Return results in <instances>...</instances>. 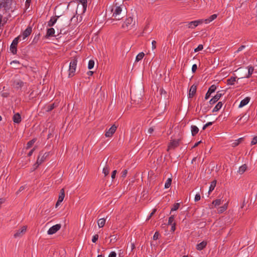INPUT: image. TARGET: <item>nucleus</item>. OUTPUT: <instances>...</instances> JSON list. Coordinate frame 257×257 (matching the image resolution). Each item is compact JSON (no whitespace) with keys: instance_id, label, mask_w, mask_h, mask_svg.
<instances>
[{"instance_id":"1","label":"nucleus","mask_w":257,"mask_h":257,"mask_svg":"<svg viewBox=\"0 0 257 257\" xmlns=\"http://www.w3.org/2000/svg\"><path fill=\"white\" fill-rule=\"evenodd\" d=\"M79 4L77 6L76 13L77 19L80 16L85 13L87 8V0H76Z\"/></svg>"},{"instance_id":"2","label":"nucleus","mask_w":257,"mask_h":257,"mask_svg":"<svg viewBox=\"0 0 257 257\" xmlns=\"http://www.w3.org/2000/svg\"><path fill=\"white\" fill-rule=\"evenodd\" d=\"M13 0H0V12L4 14L6 11L11 8Z\"/></svg>"},{"instance_id":"3","label":"nucleus","mask_w":257,"mask_h":257,"mask_svg":"<svg viewBox=\"0 0 257 257\" xmlns=\"http://www.w3.org/2000/svg\"><path fill=\"white\" fill-rule=\"evenodd\" d=\"M135 25V22L133 20V18L131 17L126 19L125 21L122 25V28L126 31L133 29Z\"/></svg>"},{"instance_id":"4","label":"nucleus","mask_w":257,"mask_h":257,"mask_svg":"<svg viewBox=\"0 0 257 257\" xmlns=\"http://www.w3.org/2000/svg\"><path fill=\"white\" fill-rule=\"evenodd\" d=\"M121 11L122 8L120 6H118L115 5L111 10V12L112 13V17L115 20H120L122 18L121 15Z\"/></svg>"},{"instance_id":"5","label":"nucleus","mask_w":257,"mask_h":257,"mask_svg":"<svg viewBox=\"0 0 257 257\" xmlns=\"http://www.w3.org/2000/svg\"><path fill=\"white\" fill-rule=\"evenodd\" d=\"M77 59L74 58L70 62L69 64V77H72L75 75V72L76 71V66H77Z\"/></svg>"},{"instance_id":"6","label":"nucleus","mask_w":257,"mask_h":257,"mask_svg":"<svg viewBox=\"0 0 257 257\" xmlns=\"http://www.w3.org/2000/svg\"><path fill=\"white\" fill-rule=\"evenodd\" d=\"M41 153H40V154L38 157L36 163L35 164H34V169H36V168H37L38 167V166L45 160L46 157L48 156V153H45L41 157Z\"/></svg>"},{"instance_id":"7","label":"nucleus","mask_w":257,"mask_h":257,"mask_svg":"<svg viewBox=\"0 0 257 257\" xmlns=\"http://www.w3.org/2000/svg\"><path fill=\"white\" fill-rule=\"evenodd\" d=\"M21 36L20 35L17 38H15L11 45L10 50L11 52L14 54H15L17 53V46L18 43V41L21 39Z\"/></svg>"},{"instance_id":"8","label":"nucleus","mask_w":257,"mask_h":257,"mask_svg":"<svg viewBox=\"0 0 257 257\" xmlns=\"http://www.w3.org/2000/svg\"><path fill=\"white\" fill-rule=\"evenodd\" d=\"M202 24V21L196 20L186 23V27L191 29H194L197 27L199 25Z\"/></svg>"},{"instance_id":"9","label":"nucleus","mask_w":257,"mask_h":257,"mask_svg":"<svg viewBox=\"0 0 257 257\" xmlns=\"http://www.w3.org/2000/svg\"><path fill=\"white\" fill-rule=\"evenodd\" d=\"M27 226H23L19 229L16 230L15 233L14 234L15 238L22 237L26 232Z\"/></svg>"},{"instance_id":"10","label":"nucleus","mask_w":257,"mask_h":257,"mask_svg":"<svg viewBox=\"0 0 257 257\" xmlns=\"http://www.w3.org/2000/svg\"><path fill=\"white\" fill-rule=\"evenodd\" d=\"M117 128V126L113 124L108 130H107L105 134V136L106 138H110L114 134Z\"/></svg>"},{"instance_id":"11","label":"nucleus","mask_w":257,"mask_h":257,"mask_svg":"<svg viewBox=\"0 0 257 257\" xmlns=\"http://www.w3.org/2000/svg\"><path fill=\"white\" fill-rule=\"evenodd\" d=\"M65 197V191L64 189H61L60 190L59 197L57 202L56 203L55 207L57 208L60 204V203L63 201Z\"/></svg>"},{"instance_id":"12","label":"nucleus","mask_w":257,"mask_h":257,"mask_svg":"<svg viewBox=\"0 0 257 257\" xmlns=\"http://www.w3.org/2000/svg\"><path fill=\"white\" fill-rule=\"evenodd\" d=\"M61 225L60 224H57L53 225L49 228L48 230V234H53L58 231L61 228Z\"/></svg>"},{"instance_id":"13","label":"nucleus","mask_w":257,"mask_h":257,"mask_svg":"<svg viewBox=\"0 0 257 257\" xmlns=\"http://www.w3.org/2000/svg\"><path fill=\"white\" fill-rule=\"evenodd\" d=\"M179 140H174L172 141L168 146L167 151H169L170 150L174 149L179 146Z\"/></svg>"},{"instance_id":"14","label":"nucleus","mask_w":257,"mask_h":257,"mask_svg":"<svg viewBox=\"0 0 257 257\" xmlns=\"http://www.w3.org/2000/svg\"><path fill=\"white\" fill-rule=\"evenodd\" d=\"M216 86L214 85H211L207 93H206L205 99L206 100L208 99L209 97L210 96V95L212 93L214 92L216 90Z\"/></svg>"},{"instance_id":"15","label":"nucleus","mask_w":257,"mask_h":257,"mask_svg":"<svg viewBox=\"0 0 257 257\" xmlns=\"http://www.w3.org/2000/svg\"><path fill=\"white\" fill-rule=\"evenodd\" d=\"M222 96V94L219 92H217L216 94L209 101L211 104H213L217 102Z\"/></svg>"},{"instance_id":"16","label":"nucleus","mask_w":257,"mask_h":257,"mask_svg":"<svg viewBox=\"0 0 257 257\" xmlns=\"http://www.w3.org/2000/svg\"><path fill=\"white\" fill-rule=\"evenodd\" d=\"M32 33V28L29 27H28L23 32L21 37H23V40H25L27 37H28Z\"/></svg>"},{"instance_id":"17","label":"nucleus","mask_w":257,"mask_h":257,"mask_svg":"<svg viewBox=\"0 0 257 257\" xmlns=\"http://www.w3.org/2000/svg\"><path fill=\"white\" fill-rule=\"evenodd\" d=\"M7 21L8 19L6 17H4L3 13L0 12V30L2 29L4 25L7 23Z\"/></svg>"},{"instance_id":"18","label":"nucleus","mask_w":257,"mask_h":257,"mask_svg":"<svg viewBox=\"0 0 257 257\" xmlns=\"http://www.w3.org/2000/svg\"><path fill=\"white\" fill-rule=\"evenodd\" d=\"M59 16L53 17L51 18L49 21L48 22V26L49 27H52L56 23L58 18Z\"/></svg>"},{"instance_id":"19","label":"nucleus","mask_w":257,"mask_h":257,"mask_svg":"<svg viewBox=\"0 0 257 257\" xmlns=\"http://www.w3.org/2000/svg\"><path fill=\"white\" fill-rule=\"evenodd\" d=\"M55 30L54 28H50L47 29L46 38L54 36Z\"/></svg>"},{"instance_id":"20","label":"nucleus","mask_w":257,"mask_h":257,"mask_svg":"<svg viewBox=\"0 0 257 257\" xmlns=\"http://www.w3.org/2000/svg\"><path fill=\"white\" fill-rule=\"evenodd\" d=\"M249 101H250V97H245L244 99H243V100H242L240 101V103L239 105V107L241 108V107H242L246 105V104H247L248 103Z\"/></svg>"},{"instance_id":"21","label":"nucleus","mask_w":257,"mask_h":257,"mask_svg":"<svg viewBox=\"0 0 257 257\" xmlns=\"http://www.w3.org/2000/svg\"><path fill=\"white\" fill-rule=\"evenodd\" d=\"M196 92V86L195 85H192L189 90V97H192L194 96V95L195 94Z\"/></svg>"},{"instance_id":"22","label":"nucleus","mask_w":257,"mask_h":257,"mask_svg":"<svg viewBox=\"0 0 257 257\" xmlns=\"http://www.w3.org/2000/svg\"><path fill=\"white\" fill-rule=\"evenodd\" d=\"M15 123H19L21 121V116L19 113L15 114L13 117Z\"/></svg>"},{"instance_id":"23","label":"nucleus","mask_w":257,"mask_h":257,"mask_svg":"<svg viewBox=\"0 0 257 257\" xmlns=\"http://www.w3.org/2000/svg\"><path fill=\"white\" fill-rule=\"evenodd\" d=\"M207 245V242L203 241L200 243H198L196 245V249L198 250H201L206 247Z\"/></svg>"},{"instance_id":"24","label":"nucleus","mask_w":257,"mask_h":257,"mask_svg":"<svg viewBox=\"0 0 257 257\" xmlns=\"http://www.w3.org/2000/svg\"><path fill=\"white\" fill-rule=\"evenodd\" d=\"M227 207H228V202H226L223 206L219 207L217 209L218 212L219 213H221L223 212L227 209Z\"/></svg>"},{"instance_id":"25","label":"nucleus","mask_w":257,"mask_h":257,"mask_svg":"<svg viewBox=\"0 0 257 257\" xmlns=\"http://www.w3.org/2000/svg\"><path fill=\"white\" fill-rule=\"evenodd\" d=\"M23 82L21 80H16L14 82V86L16 88H19L23 85Z\"/></svg>"},{"instance_id":"26","label":"nucleus","mask_w":257,"mask_h":257,"mask_svg":"<svg viewBox=\"0 0 257 257\" xmlns=\"http://www.w3.org/2000/svg\"><path fill=\"white\" fill-rule=\"evenodd\" d=\"M236 77H231L230 78H228L227 80V85H232L234 84V82L236 81Z\"/></svg>"},{"instance_id":"27","label":"nucleus","mask_w":257,"mask_h":257,"mask_svg":"<svg viewBox=\"0 0 257 257\" xmlns=\"http://www.w3.org/2000/svg\"><path fill=\"white\" fill-rule=\"evenodd\" d=\"M223 105V103L222 102H219L216 105V106L214 107V108L213 109L212 111L213 112H216L221 109Z\"/></svg>"},{"instance_id":"28","label":"nucleus","mask_w":257,"mask_h":257,"mask_svg":"<svg viewBox=\"0 0 257 257\" xmlns=\"http://www.w3.org/2000/svg\"><path fill=\"white\" fill-rule=\"evenodd\" d=\"M247 168V167L246 165L244 164V165H242L241 166H240L239 168V169L238 171V173H239L240 174H243L246 170Z\"/></svg>"},{"instance_id":"29","label":"nucleus","mask_w":257,"mask_h":257,"mask_svg":"<svg viewBox=\"0 0 257 257\" xmlns=\"http://www.w3.org/2000/svg\"><path fill=\"white\" fill-rule=\"evenodd\" d=\"M105 223V219L103 218L99 219L97 221V224L99 228L103 227Z\"/></svg>"},{"instance_id":"30","label":"nucleus","mask_w":257,"mask_h":257,"mask_svg":"<svg viewBox=\"0 0 257 257\" xmlns=\"http://www.w3.org/2000/svg\"><path fill=\"white\" fill-rule=\"evenodd\" d=\"M223 202V200L221 199H216L215 200L212 202V204L214 205L215 207L216 206H219L220 204H222Z\"/></svg>"},{"instance_id":"31","label":"nucleus","mask_w":257,"mask_h":257,"mask_svg":"<svg viewBox=\"0 0 257 257\" xmlns=\"http://www.w3.org/2000/svg\"><path fill=\"white\" fill-rule=\"evenodd\" d=\"M199 131L198 128L196 125L191 126V133L193 136L196 135Z\"/></svg>"},{"instance_id":"32","label":"nucleus","mask_w":257,"mask_h":257,"mask_svg":"<svg viewBox=\"0 0 257 257\" xmlns=\"http://www.w3.org/2000/svg\"><path fill=\"white\" fill-rule=\"evenodd\" d=\"M216 185V180H213L211 183L210 186L209 187V191H208L209 193L210 192H212L214 189V188L215 187Z\"/></svg>"},{"instance_id":"33","label":"nucleus","mask_w":257,"mask_h":257,"mask_svg":"<svg viewBox=\"0 0 257 257\" xmlns=\"http://www.w3.org/2000/svg\"><path fill=\"white\" fill-rule=\"evenodd\" d=\"M36 139H33V140H32L30 141L29 142H28L27 144L26 149H28L30 148L31 147H32V146L36 142Z\"/></svg>"},{"instance_id":"34","label":"nucleus","mask_w":257,"mask_h":257,"mask_svg":"<svg viewBox=\"0 0 257 257\" xmlns=\"http://www.w3.org/2000/svg\"><path fill=\"white\" fill-rule=\"evenodd\" d=\"M145 56V54L143 52H141L140 53H139L137 56H136V62H138L139 61H140L141 60H142L143 57H144Z\"/></svg>"},{"instance_id":"35","label":"nucleus","mask_w":257,"mask_h":257,"mask_svg":"<svg viewBox=\"0 0 257 257\" xmlns=\"http://www.w3.org/2000/svg\"><path fill=\"white\" fill-rule=\"evenodd\" d=\"M254 70V68L252 66L248 67V74L245 77L246 78H249L252 74Z\"/></svg>"},{"instance_id":"36","label":"nucleus","mask_w":257,"mask_h":257,"mask_svg":"<svg viewBox=\"0 0 257 257\" xmlns=\"http://www.w3.org/2000/svg\"><path fill=\"white\" fill-rule=\"evenodd\" d=\"M102 172L104 174L105 176L108 175L109 173V167L108 166H105L103 169Z\"/></svg>"},{"instance_id":"37","label":"nucleus","mask_w":257,"mask_h":257,"mask_svg":"<svg viewBox=\"0 0 257 257\" xmlns=\"http://www.w3.org/2000/svg\"><path fill=\"white\" fill-rule=\"evenodd\" d=\"M171 183L172 179L171 178H168L165 184V188H169L171 186Z\"/></svg>"},{"instance_id":"38","label":"nucleus","mask_w":257,"mask_h":257,"mask_svg":"<svg viewBox=\"0 0 257 257\" xmlns=\"http://www.w3.org/2000/svg\"><path fill=\"white\" fill-rule=\"evenodd\" d=\"M242 138H239L237 140H235L234 141V142H233L232 144V146L233 147H235L236 146H237V145H239V143H241V142L242 141Z\"/></svg>"},{"instance_id":"39","label":"nucleus","mask_w":257,"mask_h":257,"mask_svg":"<svg viewBox=\"0 0 257 257\" xmlns=\"http://www.w3.org/2000/svg\"><path fill=\"white\" fill-rule=\"evenodd\" d=\"M94 65V61L92 60H90L88 62V68L89 69H91L93 68Z\"/></svg>"},{"instance_id":"40","label":"nucleus","mask_w":257,"mask_h":257,"mask_svg":"<svg viewBox=\"0 0 257 257\" xmlns=\"http://www.w3.org/2000/svg\"><path fill=\"white\" fill-rule=\"evenodd\" d=\"M174 217L173 215H172L169 218V220H168V224L169 225H172L174 222Z\"/></svg>"},{"instance_id":"41","label":"nucleus","mask_w":257,"mask_h":257,"mask_svg":"<svg viewBox=\"0 0 257 257\" xmlns=\"http://www.w3.org/2000/svg\"><path fill=\"white\" fill-rule=\"evenodd\" d=\"M217 15L216 14H213V15H211V16H210L208 18L209 22H212V21L215 20L217 18Z\"/></svg>"},{"instance_id":"42","label":"nucleus","mask_w":257,"mask_h":257,"mask_svg":"<svg viewBox=\"0 0 257 257\" xmlns=\"http://www.w3.org/2000/svg\"><path fill=\"white\" fill-rule=\"evenodd\" d=\"M179 207V203H175L174 204L173 207L171 209V211H176L177 210Z\"/></svg>"},{"instance_id":"43","label":"nucleus","mask_w":257,"mask_h":257,"mask_svg":"<svg viewBox=\"0 0 257 257\" xmlns=\"http://www.w3.org/2000/svg\"><path fill=\"white\" fill-rule=\"evenodd\" d=\"M203 46L202 44H200L198 45V46L194 50V51L195 52H198L199 51H201L203 49Z\"/></svg>"},{"instance_id":"44","label":"nucleus","mask_w":257,"mask_h":257,"mask_svg":"<svg viewBox=\"0 0 257 257\" xmlns=\"http://www.w3.org/2000/svg\"><path fill=\"white\" fill-rule=\"evenodd\" d=\"M257 143V137H254L251 142V145H254Z\"/></svg>"},{"instance_id":"45","label":"nucleus","mask_w":257,"mask_h":257,"mask_svg":"<svg viewBox=\"0 0 257 257\" xmlns=\"http://www.w3.org/2000/svg\"><path fill=\"white\" fill-rule=\"evenodd\" d=\"M98 239V234H95V235H94L92 237V241L93 242H95Z\"/></svg>"},{"instance_id":"46","label":"nucleus","mask_w":257,"mask_h":257,"mask_svg":"<svg viewBox=\"0 0 257 257\" xmlns=\"http://www.w3.org/2000/svg\"><path fill=\"white\" fill-rule=\"evenodd\" d=\"M54 103L51 104L48 106L47 111H49L52 110L54 108Z\"/></svg>"},{"instance_id":"47","label":"nucleus","mask_w":257,"mask_h":257,"mask_svg":"<svg viewBox=\"0 0 257 257\" xmlns=\"http://www.w3.org/2000/svg\"><path fill=\"white\" fill-rule=\"evenodd\" d=\"M127 170L125 169V170H123L121 173V177H122V178L125 177L127 175Z\"/></svg>"},{"instance_id":"48","label":"nucleus","mask_w":257,"mask_h":257,"mask_svg":"<svg viewBox=\"0 0 257 257\" xmlns=\"http://www.w3.org/2000/svg\"><path fill=\"white\" fill-rule=\"evenodd\" d=\"M156 44H157V42L155 40H153L152 42V48L153 50H154L156 48Z\"/></svg>"},{"instance_id":"49","label":"nucleus","mask_w":257,"mask_h":257,"mask_svg":"<svg viewBox=\"0 0 257 257\" xmlns=\"http://www.w3.org/2000/svg\"><path fill=\"white\" fill-rule=\"evenodd\" d=\"M156 210L157 209H154L152 211V212L151 213V214H150V215L149 216V217H148L147 218V220H149L151 217L155 213V212H156Z\"/></svg>"},{"instance_id":"50","label":"nucleus","mask_w":257,"mask_h":257,"mask_svg":"<svg viewBox=\"0 0 257 257\" xmlns=\"http://www.w3.org/2000/svg\"><path fill=\"white\" fill-rule=\"evenodd\" d=\"M31 2L32 0H26L25 6L27 9H28L30 7Z\"/></svg>"},{"instance_id":"51","label":"nucleus","mask_w":257,"mask_h":257,"mask_svg":"<svg viewBox=\"0 0 257 257\" xmlns=\"http://www.w3.org/2000/svg\"><path fill=\"white\" fill-rule=\"evenodd\" d=\"M159 233L158 232H156L153 236V239L157 240L159 238Z\"/></svg>"},{"instance_id":"52","label":"nucleus","mask_w":257,"mask_h":257,"mask_svg":"<svg viewBox=\"0 0 257 257\" xmlns=\"http://www.w3.org/2000/svg\"><path fill=\"white\" fill-rule=\"evenodd\" d=\"M200 199V194H196L195 196V198H194L195 201H198Z\"/></svg>"},{"instance_id":"53","label":"nucleus","mask_w":257,"mask_h":257,"mask_svg":"<svg viewBox=\"0 0 257 257\" xmlns=\"http://www.w3.org/2000/svg\"><path fill=\"white\" fill-rule=\"evenodd\" d=\"M116 253L115 251H111L108 255V257H116Z\"/></svg>"},{"instance_id":"54","label":"nucleus","mask_w":257,"mask_h":257,"mask_svg":"<svg viewBox=\"0 0 257 257\" xmlns=\"http://www.w3.org/2000/svg\"><path fill=\"white\" fill-rule=\"evenodd\" d=\"M212 122H208L207 123H206L203 127V130H204L207 127H208L209 125H212Z\"/></svg>"},{"instance_id":"55","label":"nucleus","mask_w":257,"mask_h":257,"mask_svg":"<svg viewBox=\"0 0 257 257\" xmlns=\"http://www.w3.org/2000/svg\"><path fill=\"white\" fill-rule=\"evenodd\" d=\"M197 69V66L196 64L193 65L192 67V71L193 73H194Z\"/></svg>"},{"instance_id":"56","label":"nucleus","mask_w":257,"mask_h":257,"mask_svg":"<svg viewBox=\"0 0 257 257\" xmlns=\"http://www.w3.org/2000/svg\"><path fill=\"white\" fill-rule=\"evenodd\" d=\"M116 172H117L116 170H114L112 172V173H111V178H112V179H114L115 178Z\"/></svg>"},{"instance_id":"57","label":"nucleus","mask_w":257,"mask_h":257,"mask_svg":"<svg viewBox=\"0 0 257 257\" xmlns=\"http://www.w3.org/2000/svg\"><path fill=\"white\" fill-rule=\"evenodd\" d=\"M111 238L110 239V242H115L116 241L117 238H116V236H111Z\"/></svg>"},{"instance_id":"58","label":"nucleus","mask_w":257,"mask_h":257,"mask_svg":"<svg viewBox=\"0 0 257 257\" xmlns=\"http://www.w3.org/2000/svg\"><path fill=\"white\" fill-rule=\"evenodd\" d=\"M245 46L244 45H241L240 47H239L238 49V50H237L236 52L237 53H238L239 52L242 51L244 48H245Z\"/></svg>"},{"instance_id":"59","label":"nucleus","mask_w":257,"mask_h":257,"mask_svg":"<svg viewBox=\"0 0 257 257\" xmlns=\"http://www.w3.org/2000/svg\"><path fill=\"white\" fill-rule=\"evenodd\" d=\"M199 20L202 21V23H205V24H208V23H210L209 21L208 18L206 19H200Z\"/></svg>"},{"instance_id":"60","label":"nucleus","mask_w":257,"mask_h":257,"mask_svg":"<svg viewBox=\"0 0 257 257\" xmlns=\"http://www.w3.org/2000/svg\"><path fill=\"white\" fill-rule=\"evenodd\" d=\"M154 129L153 128V127H150L148 129V133L149 134H152L153 133V132H154Z\"/></svg>"},{"instance_id":"61","label":"nucleus","mask_w":257,"mask_h":257,"mask_svg":"<svg viewBox=\"0 0 257 257\" xmlns=\"http://www.w3.org/2000/svg\"><path fill=\"white\" fill-rule=\"evenodd\" d=\"M171 225V230L174 231L175 230V223H173Z\"/></svg>"},{"instance_id":"62","label":"nucleus","mask_w":257,"mask_h":257,"mask_svg":"<svg viewBox=\"0 0 257 257\" xmlns=\"http://www.w3.org/2000/svg\"><path fill=\"white\" fill-rule=\"evenodd\" d=\"M6 201L5 198H0V207H1V205L4 203Z\"/></svg>"},{"instance_id":"63","label":"nucleus","mask_w":257,"mask_h":257,"mask_svg":"<svg viewBox=\"0 0 257 257\" xmlns=\"http://www.w3.org/2000/svg\"><path fill=\"white\" fill-rule=\"evenodd\" d=\"M35 150V148H33V149H32V150L29 152V153H28V156H31L32 155V154L33 153V152H34V150Z\"/></svg>"},{"instance_id":"64","label":"nucleus","mask_w":257,"mask_h":257,"mask_svg":"<svg viewBox=\"0 0 257 257\" xmlns=\"http://www.w3.org/2000/svg\"><path fill=\"white\" fill-rule=\"evenodd\" d=\"M201 142V141H199V142L195 143V145L193 146V148L196 147Z\"/></svg>"}]
</instances>
